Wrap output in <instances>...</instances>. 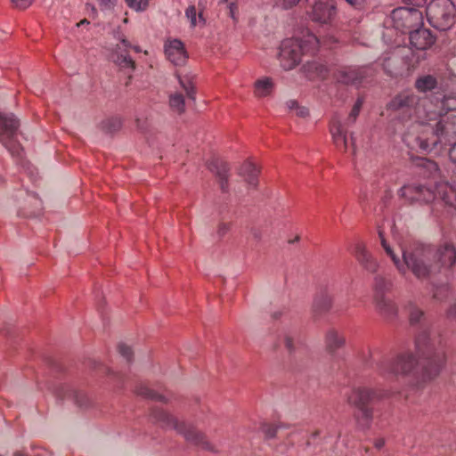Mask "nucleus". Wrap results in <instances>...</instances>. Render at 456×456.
I'll return each mask as SVG.
<instances>
[{"instance_id": "7c9ffc66", "label": "nucleus", "mask_w": 456, "mask_h": 456, "mask_svg": "<svg viewBox=\"0 0 456 456\" xmlns=\"http://www.w3.org/2000/svg\"><path fill=\"white\" fill-rule=\"evenodd\" d=\"M181 88L184 91L189 99H195V89L191 80L187 77L177 75Z\"/></svg>"}, {"instance_id": "09e8293b", "label": "nucleus", "mask_w": 456, "mask_h": 456, "mask_svg": "<svg viewBox=\"0 0 456 456\" xmlns=\"http://www.w3.org/2000/svg\"><path fill=\"white\" fill-rule=\"evenodd\" d=\"M447 315L449 318L456 321V302L453 303L447 311Z\"/></svg>"}, {"instance_id": "aec40b11", "label": "nucleus", "mask_w": 456, "mask_h": 456, "mask_svg": "<svg viewBox=\"0 0 456 456\" xmlns=\"http://www.w3.org/2000/svg\"><path fill=\"white\" fill-rule=\"evenodd\" d=\"M377 311L386 319H393L397 314L395 302L386 296L374 297Z\"/></svg>"}, {"instance_id": "9d476101", "label": "nucleus", "mask_w": 456, "mask_h": 456, "mask_svg": "<svg viewBox=\"0 0 456 456\" xmlns=\"http://www.w3.org/2000/svg\"><path fill=\"white\" fill-rule=\"evenodd\" d=\"M391 20L397 30L405 32L422 23V12L416 8L400 7L392 12Z\"/></svg>"}, {"instance_id": "0eeeda50", "label": "nucleus", "mask_w": 456, "mask_h": 456, "mask_svg": "<svg viewBox=\"0 0 456 456\" xmlns=\"http://www.w3.org/2000/svg\"><path fill=\"white\" fill-rule=\"evenodd\" d=\"M152 419L164 427L173 428L182 434L184 438L196 445L212 451L211 444L208 442L206 436L191 426L178 421L174 416L160 408H155L151 412Z\"/></svg>"}, {"instance_id": "ddd939ff", "label": "nucleus", "mask_w": 456, "mask_h": 456, "mask_svg": "<svg viewBox=\"0 0 456 456\" xmlns=\"http://www.w3.org/2000/svg\"><path fill=\"white\" fill-rule=\"evenodd\" d=\"M371 75L372 69L369 67H345L338 70L337 74V80L339 83L358 87L367 82L368 77Z\"/></svg>"}, {"instance_id": "864d4df0", "label": "nucleus", "mask_w": 456, "mask_h": 456, "mask_svg": "<svg viewBox=\"0 0 456 456\" xmlns=\"http://www.w3.org/2000/svg\"><path fill=\"white\" fill-rule=\"evenodd\" d=\"M252 234H253V236H254V238H255V239H257V240H259V239H260V233H259V232H258V231L254 230V231L252 232Z\"/></svg>"}, {"instance_id": "f8f14e48", "label": "nucleus", "mask_w": 456, "mask_h": 456, "mask_svg": "<svg viewBox=\"0 0 456 456\" xmlns=\"http://www.w3.org/2000/svg\"><path fill=\"white\" fill-rule=\"evenodd\" d=\"M434 257L439 265V273H444L447 276V273L456 264V248L452 242H443L434 248Z\"/></svg>"}, {"instance_id": "dca6fc26", "label": "nucleus", "mask_w": 456, "mask_h": 456, "mask_svg": "<svg viewBox=\"0 0 456 456\" xmlns=\"http://www.w3.org/2000/svg\"><path fill=\"white\" fill-rule=\"evenodd\" d=\"M409 39L411 47L417 50H426L429 48L435 42V37L431 32L428 29L423 28L410 31Z\"/></svg>"}, {"instance_id": "a878e982", "label": "nucleus", "mask_w": 456, "mask_h": 456, "mask_svg": "<svg viewBox=\"0 0 456 456\" xmlns=\"http://www.w3.org/2000/svg\"><path fill=\"white\" fill-rule=\"evenodd\" d=\"M437 85L436 78L433 77L432 75H425L422 77H419L416 82L415 86L419 92H428L431 91L432 89L436 88Z\"/></svg>"}, {"instance_id": "f257e3e1", "label": "nucleus", "mask_w": 456, "mask_h": 456, "mask_svg": "<svg viewBox=\"0 0 456 456\" xmlns=\"http://www.w3.org/2000/svg\"><path fill=\"white\" fill-rule=\"evenodd\" d=\"M428 101L411 92L397 94L388 104L390 115L406 126L403 140L407 147L431 152L456 140V97L444 96L439 113L427 110Z\"/></svg>"}, {"instance_id": "bb28decb", "label": "nucleus", "mask_w": 456, "mask_h": 456, "mask_svg": "<svg viewBox=\"0 0 456 456\" xmlns=\"http://www.w3.org/2000/svg\"><path fill=\"white\" fill-rule=\"evenodd\" d=\"M136 393L139 395H142L148 399L162 402L164 403H167V399L163 395H160L158 392H155L154 390L151 389L150 387H148L145 385H140L136 388Z\"/></svg>"}, {"instance_id": "6ab92c4d", "label": "nucleus", "mask_w": 456, "mask_h": 456, "mask_svg": "<svg viewBox=\"0 0 456 456\" xmlns=\"http://www.w3.org/2000/svg\"><path fill=\"white\" fill-rule=\"evenodd\" d=\"M208 167L218 178L222 191H225L227 189V178L229 172L228 164L221 159H214L209 163Z\"/></svg>"}, {"instance_id": "ea45409f", "label": "nucleus", "mask_w": 456, "mask_h": 456, "mask_svg": "<svg viewBox=\"0 0 456 456\" xmlns=\"http://www.w3.org/2000/svg\"><path fill=\"white\" fill-rule=\"evenodd\" d=\"M300 0H274L275 4L283 9H289L297 5Z\"/></svg>"}, {"instance_id": "a211bd4d", "label": "nucleus", "mask_w": 456, "mask_h": 456, "mask_svg": "<svg viewBox=\"0 0 456 456\" xmlns=\"http://www.w3.org/2000/svg\"><path fill=\"white\" fill-rule=\"evenodd\" d=\"M56 396L61 400H71L77 406L84 407L87 404L86 395L68 385H61L55 391Z\"/></svg>"}, {"instance_id": "5fc2aeb1", "label": "nucleus", "mask_w": 456, "mask_h": 456, "mask_svg": "<svg viewBox=\"0 0 456 456\" xmlns=\"http://www.w3.org/2000/svg\"><path fill=\"white\" fill-rule=\"evenodd\" d=\"M136 122H137V127H138L139 129H141V130H144V129H145V127H144L142 125H141V123H140V120H139V119H137V120H136Z\"/></svg>"}, {"instance_id": "603ef678", "label": "nucleus", "mask_w": 456, "mask_h": 456, "mask_svg": "<svg viewBox=\"0 0 456 456\" xmlns=\"http://www.w3.org/2000/svg\"><path fill=\"white\" fill-rule=\"evenodd\" d=\"M385 444V440L383 438H378L375 440L374 445L377 449H381Z\"/></svg>"}, {"instance_id": "6e6d98bb", "label": "nucleus", "mask_w": 456, "mask_h": 456, "mask_svg": "<svg viewBox=\"0 0 456 456\" xmlns=\"http://www.w3.org/2000/svg\"><path fill=\"white\" fill-rule=\"evenodd\" d=\"M85 23H88V21L86 20H83L80 21V23L77 24V26H79L80 24H85Z\"/></svg>"}, {"instance_id": "c756f323", "label": "nucleus", "mask_w": 456, "mask_h": 456, "mask_svg": "<svg viewBox=\"0 0 456 456\" xmlns=\"http://www.w3.org/2000/svg\"><path fill=\"white\" fill-rule=\"evenodd\" d=\"M392 284L389 281L386 280L381 276L375 277L374 281V297L386 296V292L388 291Z\"/></svg>"}, {"instance_id": "72a5a7b5", "label": "nucleus", "mask_w": 456, "mask_h": 456, "mask_svg": "<svg viewBox=\"0 0 456 456\" xmlns=\"http://www.w3.org/2000/svg\"><path fill=\"white\" fill-rule=\"evenodd\" d=\"M149 1L150 0H125L127 6L135 12L146 10L149 6Z\"/></svg>"}, {"instance_id": "de8ad7c7", "label": "nucleus", "mask_w": 456, "mask_h": 456, "mask_svg": "<svg viewBox=\"0 0 456 456\" xmlns=\"http://www.w3.org/2000/svg\"><path fill=\"white\" fill-rule=\"evenodd\" d=\"M450 145H452V147L449 151V156L451 160L456 164V140L453 141Z\"/></svg>"}, {"instance_id": "2f4dec72", "label": "nucleus", "mask_w": 456, "mask_h": 456, "mask_svg": "<svg viewBox=\"0 0 456 456\" xmlns=\"http://www.w3.org/2000/svg\"><path fill=\"white\" fill-rule=\"evenodd\" d=\"M407 311L409 313L410 322L412 325L419 323L424 316V312L411 302L407 305Z\"/></svg>"}, {"instance_id": "4be33fe9", "label": "nucleus", "mask_w": 456, "mask_h": 456, "mask_svg": "<svg viewBox=\"0 0 456 456\" xmlns=\"http://www.w3.org/2000/svg\"><path fill=\"white\" fill-rule=\"evenodd\" d=\"M344 335L335 329H330L325 335V346L329 353H335L345 345Z\"/></svg>"}, {"instance_id": "473e14b6", "label": "nucleus", "mask_w": 456, "mask_h": 456, "mask_svg": "<svg viewBox=\"0 0 456 456\" xmlns=\"http://www.w3.org/2000/svg\"><path fill=\"white\" fill-rule=\"evenodd\" d=\"M102 126L107 133H114L120 129L121 120L118 118H110L104 120Z\"/></svg>"}, {"instance_id": "8fccbe9b", "label": "nucleus", "mask_w": 456, "mask_h": 456, "mask_svg": "<svg viewBox=\"0 0 456 456\" xmlns=\"http://www.w3.org/2000/svg\"><path fill=\"white\" fill-rule=\"evenodd\" d=\"M404 2L408 4L419 7L423 6L427 3V0H404Z\"/></svg>"}, {"instance_id": "49530a36", "label": "nucleus", "mask_w": 456, "mask_h": 456, "mask_svg": "<svg viewBox=\"0 0 456 456\" xmlns=\"http://www.w3.org/2000/svg\"><path fill=\"white\" fill-rule=\"evenodd\" d=\"M224 2L227 4L231 16L233 17L234 12L237 10L236 0H224Z\"/></svg>"}, {"instance_id": "b1692460", "label": "nucleus", "mask_w": 456, "mask_h": 456, "mask_svg": "<svg viewBox=\"0 0 456 456\" xmlns=\"http://www.w3.org/2000/svg\"><path fill=\"white\" fill-rule=\"evenodd\" d=\"M258 167L251 161H246L240 169V175L243 176L246 182L252 187L257 184Z\"/></svg>"}, {"instance_id": "cd10ccee", "label": "nucleus", "mask_w": 456, "mask_h": 456, "mask_svg": "<svg viewBox=\"0 0 456 456\" xmlns=\"http://www.w3.org/2000/svg\"><path fill=\"white\" fill-rule=\"evenodd\" d=\"M169 106L171 110L178 114L184 112V96L182 93L175 92L169 96Z\"/></svg>"}, {"instance_id": "4d7b16f0", "label": "nucleus", "mask_w": 456, "mask_h": 456, "mask_svg": "<svg viewBox=\"0 0 456 456\" xmlns=\"http://www.w3.org/2000/svg\"><path fill=\"white\" fill-rule=\"evenodd\" d=\"M13 456H25V455L21 452H15Z\"/></svg>"}, {"instance_id": "20e7f679", "label": "nucleus", "mask_w": 456, "mask_h": 456, "mask_svg": "<svg viewBox=\"0 0 456 456\" xmlns=\"http://www.w3.org/2000/svg\"><path fill=\"white\" fill-rule=\"evenodd\" d=\"M416 166L420 167L421 174L433 180L435 190L417 184L404 185L399 191V195L410 202H430L440 198L446 205L456 207V187L444 182L440 174L438 165L428 159H416Z\"/></svg>"}, {"instance_id": "a18cd8bd", "label": "nucleus", "mask_w": 456, "mask_h": 456, "mask_svg": "<svg viewBox=\"0 0 456 456\" xmlns=\"http://www.w3.org/2000/svg\"><path fill=\"white\" fill-rule=\"evenodd\" d=\"M34 0H12L16 7L25 9L28 7Z\"/></svg>"}, {"instance_id": "4c0bfd02", "label": "nucleus", "mask_w": 456, "mask_h": 456, "mask_svg": "<svg viewBox=\"0 0 456 456\" xmlns=\"http://www.w3.org/2000/svg\"><path fill=\"white\" fill-rule=\"evenodd\" d=\"M279 427L274 424H264L262 427V431L267 438H273L277 432Z\"/></svg>"}, {"instance_id": "13d9d810", "label": "nucleus", "mask_w": 456, "mask_h": 456, "mask_svg": "<svg viewBox=\"0 0 456 456\" xmlns=\"http://www.w3.org/2000/svg\"><path fill=\"white\" fill-rule=\"evenodd\" d=\"M452 96H454L456 97V93H453L452 94H451Z\"/></svg>"}, {"instance_id": "f3484780", "label": "nucleus", "mask_w": 456, "mask_h": 456, "mask_svg": "<svg viewBox=\"0 0 456 456\" xmlns=\"http://www.w3.org/2000/svg\"><path fill=\"white\" fill-rule=\"evenodd\" d=\"M353 254L362 268L369 273H375L378 270L379 265L377 260L367 250L363 243L357 242L354 245Z\"/></svg>"}, {"instance_id": "1a4fd4ad", "label": "nucleus", "mask_w": 456, "mask_h": 456, "mask_svg": "<svg viewBox=\"0 0 456 456\" xmlns=\"http://www.w3.org/2000/svg\"><path fill=\"white\" fill-rule=\"evenodd\" d=\"M307 14L311 20L322 25H331L337 15L335 0H307Z\"/></svg>"}, {"instance_id": "423d86ee", "label": "nucleus", "mask_w": 456, "mask_h": 456, "mask_svg": "<svg viewBox=\"0 0 456 456\" xmlns=\"http://www.w3.org/2000/svg\"><path fill=\"white\" fill-rule=\"evenodd\" d=\"M380 398L376 389L367 387H354L347 397L349 404L357 409L355 419L362 429H369L374 418V410L369 404L375 399Z\"/></svg>"}, {"instance_id": "c85d7f7f", "label": "nucleus", "mask_w": 456, "mask_h": 456, "mask_svg": "<svg viewBox=\"0 0 456 456\" xmlns=\"http://www.w3.org/2000/svg\"><path fill=\"white\" fill-rule=\"evenodd\" d=\"M273 89V82L270 78L259 79L255 83V94L258 97L268 95Z\"/></svg>"}, {"instance_id": "e433bc0d", "label": "nucleus", "mask_w": 456, "mask_h": 456, "mask_svg": "<svg viewBox=\"0 0 456 456\" xmlns=\"http://www.w3.org/2000/svg\"><path fill=\"white\" fill-rule=\"evenodd\" d=\"M185 15L186 17L188 18V20L191 21V26H196L198 24V20H197V10L195 8V6L193 5H191L189 6L186 11H185ZM201 14L200 13L199 14V20H201Z\"/></svg>"}, {"instance_id": "5701e85b", "label": "nucleus", "mask_w": 456, "mask_h": 456, "mask_svg": "<svg viewBox=\"0 0 456 456\" xmlns=\"http://www.w3.org/2000/svg\"><path fill=\"white\" fill-rule=\"evenodd\" d=\"M19 126V121L12 115L0 113V135L13 136Z\"/></svg>"}, {"instance_id": "39448f33", "label": "nucleus", "mask_w": 456, "mask_h": 456, "mask_svg": "<svg viewBox=\"0 0 456 456\" xmlns=\"http://www.w3.org/2000/svg\"><path fill=\"white\" fill-rule=\"evenodd\" d=\"M320 45V39L310 32H306L301 37L283 40L279 52L281 66L286 70L292 69L299 63L302 55H314Z\"/></svg>"}, {"instance_id": "f03ea898", "label": "nucleus", "mask_w": 456, "mask_h": 456, "mask_svg": "<svg viewBox=\"0 0 456 456\" xmlns=\"http://www.w3.org/2000/svg\"><path fill=\"white\" fill-rule=\"evenodd\" d=\"M416 352L422 360L421 370L415 354L410 350L399 352L395 356L384 354L375 347L362 352V359L367 367L374 368L380 377L395 379L411 378L419 381L432 380L439 376L446 362L443 338L429 329L421 330L415 339Z\"/></svg>"}, {"instance_id": "7ed1b4c3", "label": "nucleus", "mask_w": 456, "mask_h": 456, "mask_svg": "<svg viewBox=\"0 0 456 456\" xmlns=\"http://www.w3.org/2000/svg\"><path fill=\"white\" fill-rule=\"evenodd\" d=\"M379 235L384 250L400 273L405 274L411 271L416 278L428 280L439 273V265L435 261L432 246L414 243L405 249H401V259L387 244L382 232L379 231Z\"/></svg>"}, {"instance_id": "6e6552de", "label": "nucleus", "mask_w": 456, "mask_h": 456, "mask_svg": "<svg viewBox=\"0 0 456 456\" xmlns=\"http://www.w3.org/2000/svg\"><path fill=\"white\" fill-rule=\"evenodd\" d=\"M426 14L432 27L447 30L454 24L456 8L451 0H433L428 4Z\"/></svg>"}, {"instance_id": "4468645a", "label": "nucleus", "mask_w": 456, "mask_h": 456, "mask_svg": "<svg viewBox=\"0 0 456 456\" xmlns=\"http://www.w3.org/2000/svg\"><path fill=\"white\" fill-rule=\"evenodd\" d=\"M330 134L332 135L333 142L338 151L347 152L351 149L352 155L355 154L353 138L351 137V142L349 143L346 130L339 121L333 120L330 123Z\"/></svg>"}, {"instance_id": "3c124183", "label": "nucleus", "mask_w": 456, "mask_h": 456, "mask_svg": "<svg viewBox=\"0 0 456 456\" xmlns=\"http://www.w3.org/2000/svg\"><path fill=\"white\" fill-rule=\"evenodd\" d=\"M349 4L354 7H360L364 0H346Z\"/></svg>"}, {"instance_id": "c03bdc74", "label": "nucleus", "mask_w": 456, "mask_h": 456, "mask_svg": "<svg viewBox=\"0 0 456 456\" xmlns=\"http://www.w3.org/2000/svg\"><path fill=\"white\" fill-rule=\"evenodd\" d=\"M100 4V5L104 9H111L113 8L118 0H97Z\"/></svg>"}, {"instance_id": "37998d69", "label": "nucleus", "mask_w": 456, "mask_h": 456, "mask_svg": "<svg viewBox=\"0 0 456 456\" xmlns=\"http://www.w3.org/2000/svg\"><path fill=\"white\" fill-rule=\"evenodd\" d=\"M230 224L228 223H220L217 227V234L219 237H223L226 234V232L230 230Z\"/></svg>"}, {"instance_id": "a19ab883", "label": "nucleus", "mask_w": 456, "mask_h": 456, "mask_svg": "<svg viewBox=\"0 0 456 456\" xmlns=\"http://www.w3.org/2000/svg\"><path fill=\"white\" fill-rule=\"evenodd\" d=\"M289 104V108H295L297 116L304 118L308 115V109L305 107H298L296 102H290Z\"/></svg>"}, {"instance_id": "f704fd0d", "label": "nucleus", "mask_w": 456, "mask_h": 456, "mask_svg": "<svg viewBox=\"0 0 456 456\" xmlns=\"http://www.w3.org/2000/svg\"><path fill=\"white\" fill-rule=\"evenodd\" d=\"M363 102H364V100L362 97L357 98V100H356L355 103L354 104L353 109L348 116L349 122L354 123L355 121V119L358 117L360 110L362 107Z\"/></svg>"}, {"instance_id": "79ce46f5", "label": "nucleus", "mask_w": 456, "mask_h": 456, "mask_svg": "<svg viewBox=\"0 0 456 456\" xmlns=\"http://www.w3.org/2000/svg\"><path fill=\"white\" fill-rule=\"evenodd\" d=\"M284 345L289 354H292L295 351L294 339L290 335L285 336Z\"/></svg>"}, {"instance_id": "2eb2a0df", "label": "nucleus", "mask_w": 456, "mask_h": 456, "mask_svg": "<svg viewBox=\"0 0 456 456\" xmlns=\"http://www.w3.org/2000/svg\"><path fill=\"white\" fill-rule=\"evenodd\" d=\"M165 53L167 60L176 66L183 65L188 58L183 44L178 39L169 40L165 44Z\"/></svg>"}, {"instance_id": "9b49d317", "label": "nucleus", "mask_w": 456, "mask_h": 456, "mask_svg": "<svg viewBox=\"0 0 456 456\" xmlns=\"http://www.w3.org/2000/svg\"><path fill=\"white\" fill-rule=\"evenodd\" d=\"M130 48H133L137 53L140 52L138 46H132L126 39L122 38L110 54L111 61L125 74H127L128 78H131V74L135 69V63L128 54Z\"/></svg>"}, {"instance_id": "c9c22d12", "label": "nucleus", "mask_w": 456, "mask_h": 456, "mask_svg": "<svg viewBox=\"0 0 456 456\" xmlns=\"http://www.w3.org/2000/svg\"><path fill=\"white\" fill-rule=\"evenodd\" d=\"M449 290L450 288L448 284L436 287L433 291V297L436 300H443L448 296Z\"/></svg>"}, {"instance_id": "58836bf2", "label": "nucleus", "mask_w": 456, "mask_h": 456, "mask_svg": "<svg viewBox=\"0 0 456 456\" xmlns=\"http://www.w3.org/2000/svg\"><path fill=\"white\" fill-rule=\"evenodd\" d=\"M119 354L127 361L132 360L133 352L129 346L120 343L118 346Z\"/></svg>"}, {"instance_id": "412c9836", "label": "nucleus", "mask_w": 456, "mask_h": 456, "mask_svg": "<svg viewBox=\"0 0 456 456\" xmlns=\"http://www.w3.org/2000/svg\"><path fill=\"white\" fill-rule=\"evenodd\" d=\"M303 69L306 77L312 80L325 79L329 75L328 68L316 61H307Z\"/></svg>"}, {"instance_id": "393cba45", "label": "nucleus", "mask_w": 456, "mask_h": 456, "mask_svg": "<svg viewBox=\"0 0 456 456\" xmlns=\"http://www.w3.org/2000/svg\"><path fill=\"white\" fill-rule=\"evenodd\" d=\"M332 297L326 292H322L314 298L313 308L317 314H323L332 307Z\"/></svg>"}]
</instances>
